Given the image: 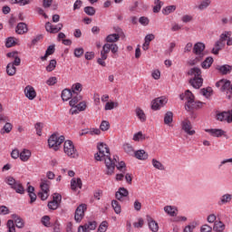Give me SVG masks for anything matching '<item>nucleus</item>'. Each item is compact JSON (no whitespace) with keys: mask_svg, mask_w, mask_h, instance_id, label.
Segmentation results:
<instances>
[{"mask_svg":"<svg viewBox=\"0 0 232 232\" xmlns=\"http://www.w3.org/2000/svg\"><path fill=\"white\" fill-rule=\"evenodd\" d=\"M98 152L94 155L95 160L102 161L104 160L105 164V175L111 176L115 173V164L119 160V156H113L110 153V148L103 142H101L97 146Z\"/></svg>","mask_w":232,"mask_h":232,"instance_id":"nucleus-1","label":"nucleus"},{"mask_svg":"<svg viewBox=\"0 0 232 232\" xmlns=\"http://www.w3.org/2000/svg\"><path fill=\"white\" fill-rule=\"evenodd\" d=\"M113 53L112 57L115 58V54L119 52V45L117 44H105L101 51V58H98L97 63L100 66L106 67V59H108V53Z\"/></svg>","mask_w":232,"mask_h":232,"instance_id":"nucleus-2","label":"nucleus"},{"mask_svg":"<svg viewBox=\"0 0 232 232\" xmlns=\"http://www.w3.org/2000/svg\"><path fill=\"white\" fill-rule=\"evenodd\" d=\"M188 75L192 77V79L189 80V83L196 90H198L202 86V84H204V79H202V71L200 70V68H191L188 71Z\"/></svg>","mask_w":232,"mask_h":232,"instance_id":"nucleus-3","label":"nucleus"},{"mask_svg":"<svg viewBox=\"0 0 232 232\" xmlns=\"http://www.w3.org/2000/svg\"><path fill=\"white\" fill-rule=\"evenodd\" d=\"M185 97L187 101L185 108L188 111H191V110H197V108H202V106L206 104L202 102H195V95L189 90L185 92Z\"/></svg>","mask_w":232,"mask_h":232,"instance_id":"nucleus-4","label":"nucleus"},{"mask_svg":"<svg viewBox=\"0 0 232 232\" xmlns=\"http://www.w3.org/2000/svg\"><path fill=\"white\" fill-rule=\"evenodd\" d=\"M204 50H206V44L203 43H197L193 47V53L197 55V57L190 63V64L195 65L197 63H200L202 59H204Z\"/></svg>","mask_w":232,"mask_h":232,"instance_id":"nucleus-5","label":"nucleus"},{"mask_svg":"<svg viewBox=\"0 0 232 232\" xmlns=\"http://www.w3.org/2000/svg\"><path fill=\"white\" fill-rule=\"evenodd\" d=\"M52 186V181L49 179H41L40 188L41 192L38 193L39 198L41 200H46L50 197V187Z\"/></svg>","mask_w":232,"mask_h":232,"instance_id":"nucleus-6","label":"nucleus"},{"mask_svg":"<svg viewBox=\"0 0 232 232\" xmlns=\"http://www.w3.org/2000/svg\"><path fill=\"white\" fill-rule=\"evenodd\" d=\"M64 142V136H59L57 134H53L48 139V146L52 148L54 151L59 150L61 144Z\"/></svg>","mask_w":232,"mask_h":232,"instance_id":"nucleus-7","label":"nucleus"},{"mask_svg":"<svg viewBox=\"0 0 232 232\" xmlns=\"http://www.w3.org/2000/svg\"><path fill=\"white\" fill-rule=\"evenodd\" d=\"M63 153L70 157V159H75L77 157V150L75 149V145H73V141L65 140L63 144Z\"/></svg>","mask_w":232,"mask_h":232,"instance_id":"nucleus-8","label":"nucleus"},{"mask_svg":"<svg viewBox=\"0 0 232 232\" xmlns=\"http://www.w3.org/2000/svg\"><path fill=\"white\" fill-rule=\"evenodd\" d=\"M216 88H218L220 92H227V93H232V84L231 81L221 79L216 82Z\"/></svg>","mask_w":232,"mask_h":232,"instance_id":"nucleus-9","label":"nucleus"},{"mask_svg":"<svg viewBox=\"0 0 232 232\" xmlns=\"http://www.w3.org/2000/svg\"><path fill=\"white\" fill-rule=\"evenodd\" d=\"M168 104V98L161 96L159 98H156L152 102L151 108L152 110H160V108H163V106H166Z\"/></svg>","mask_w":232,"mask_h":232,"instance_id":"nucleus-10","label":"nucleus"},{"mask_svg":"<svg viewBox=\"0 0 232 232\" xmlns=\"http://www.w3.org/2000/svg\"><path fill=\"white\" fill-rule=\"evenodd\" d=\"M97 228V222L95 221H89L85 223L83 226H80L78 227V232H90L94 231Z\"/></svg>","mask_w":232,"mask_h":232,"instance_id":"nucleus-11","label":"nucleus"},{"mask_svg":"<svg viewBox=\"0 0 232 232\" xmlns=\"http://www.w3.org/2000/svg\"><path fill=\"white\" fill-rule=\"evenodd\" d=\"M85 211H86V204L80 205L75 210L74 220H76V222H81V220L84 218Z\"/></svg>","mask_w":232,"mask_h":232,"instance_id":"nucleus-12","label":"nucleus"},{"mask_svg":"<svg viewBox=\"0 0 232 232\" xmlns=\"http://www.w3.org/2000/svg\"><path fill=\"white\" fill-rule=\"evenodd\" d=\"M45 30L46 32H49V34H58V32H61V30H63V24L53 25L52 24V23L47 22L45 24Z\"/></svg>","mask_w":232,"mask_h":232,"instance_id":"nucleus-13","label":"nucleus"},{"mask_svg":"<svg viewBox=\"0 0 232 232\" xmlns=\"http://www.w3.org/2000/svg\"><path fill=\"white\" fill-rule=\"evenodd\" d=\"M88 108L86 102H80L75 107L70 110L71 115H77L79 111H84Z\"/></svg>","mask_w":232,"mask_h":232,"instance_id":"nucleus-14","label":"nucleus"},{"mask_svg":"<svg viewBox=\"0 0 232 232\" xmlns=\"http://www.w3.org/2000/svg\"><path fill=\"white\" fill-rule=\"evenodd\" d=\"M25 97L29 99V101H34L37 97V92L35 89L32 85H27L24 90Z\"/></svg>","mask_w":232,"mask_h":232,"instance_id":"nucleus-15","label":"nucleus"},{"mask_svg":"<svg viewBox=\"0 0 232 232\" xmlns=\"http://www.w3.org/2000/svg\"><path fill=\"white\" fill-rule=\"evenodd\" d=\"M146 220L148 222V226H149V228L150 229V231H152V232L159 231V223H157V221H155V219H153V218H151V216L147 215Z\"/></svg>","mask_w":232,"mask_h":232,"instance_id":"nucleus-16","label":"nucleus"},{"mask_svg":"<svg viewBox=\"0 0 232 232\" xmlns=\"http://www.w3.org/2000/svg\"><path fill=\"white\" fill-rule=\"evenodd\" d=\"M181 128L188 135H195V130H192L193 127L191 126V121L188 120L182 121Z\"/></svg>","mask_w":232,"mask_h":232,"instance_id":"nucleus-17","label":"nucleus"},{"mask_svg":"<svg viewBox=\"0 0 232 232\" xmlns=\"http://www.w3.org/2000/svg\"><path fill=\"white\" fill-rule=\"evenodd\" d=\"M77 188H82V180L81 179V178H73L71 180V189H72V191H76Z\"/></svg>","mask_w":232,"mask_h":232,"instance_id":"nucleus-18","label":"nucleus"},{"mask_svg":"<svg viewBox=\"0 0 232 232\" xmlns=\"http://www.w3.org/2000/svg\"><path fill=\"white\" fill-rule=\"evenodd\" d=\"M7 57L14 59L9 64H13V66H21V58L17 56V52L8 53Z\"/></svg>","mask_w":232,"mask_h":232,"instance_id":"nucleus-19","label":"nucleus"},{"mask_svg":"<svg viewBox=\"0 0 232 232\" xmlns=\"http://www.w3.org/2000/svg\"><path fill=\"white\" fill-rule=\"evenodd\" d=\"M205 131L212 137H222L226 133L222 129H206Z\"/></svg>","mask_w":232,"mask_h":232,"instance_id":"nucleus-20","label":"nucleus"},{"mask_svg":"<svg viewBox=\"0 0 232 232\" xmlns=\"http://www.w3.org/2000/svg\"><path fill=\"white\" fill-rule=\"evenodd\" d=\"M31 157H32V151H30V150L28 149H24L20 152V160H22V162H28Z\"/></svg>","mask_w":232,"mask_h":232,"instance_id":"nucleus-21","label":"nucleus"},{"mask_svg":"<svg viewBox=\"0 0 232 232\" xmlns=\"http://www.w3.org/2000/svg\"><path fill=\"white\" fill-rule=\"evenodd\" d=\"M82 101V95L81 94H72L71 101L69 102V106L75 108Z\"/></svg>","mask_w":232,"mask_h":232,"instance_id":"nucleus-22","label":"nucleus"},{"mask_svg":"<svg viewBox=\"0 0 232 232\" xmlns=\"http://www.w3.org/2000/svg\"><path fill=\"white\" fill-rule=\"evenodd\" d=\"M217 70L221 73L222 75H227L232 71V66L229 64L225 65H218L217 67Z\"/></svg>","mask_w":232,"mask_h":232,"instance_id":"nucleus-23","label":"nucleus"},{"mask_svg":"<svg viewBox=\"0 0 232 232\" xmlns=\"http://www.w3.org/2000/svg\"><path fill=\"white\" fill-rule=\"evenodd\" d=\"M129 195H130V192L128 191V189L124 188H120L119 190L116 192L115 197L117 200H122L124 197H128Z\"/></svg>","mask_w":232,"mask_h":232,"instance_id":"nucleus-24","label":"nucleus"},{"mask_svg":"<svg viewBox=\"0 0 232 232\" xmlns=\"http://www.w3.org/2000/svg\"><path fill=\"white\" fill-rule=\"evenodd\" d=\"M216 120L219 122H227V111H216Z\"/></svg>","mask_w":232,"mask_h":232,"instance_id":"nucleus-25","label":"nucleus"},{"mask_svg":"<svg viewBox=\"0 0 232 232\" xmlns=\"http://www.w3.org/2000/svg\"><path fill=\"white\" fill-rule=\"evenodd\" d=\"M120 39H121V35H119V34H111L107 35V37L105 38V41L108 44H110V43H112V44H115V43H117Z\"/></svg>","mask_w":232,"mask_h":232,"instance_id":"nucleus-26","label":"nucleus"},{"mask_svg":"<svg viewBox=\"0 0 232 232\" xmlns=\"http://www.w3.org/2000/svg\"><path fill=\"white\" fill-rule=\"evenodd\" d=\"M28 32V26L24 23H19L16 26V34L23 35Z\"/></svg>","mask_w":232,"mask_h":232,"instance_id":"nucleus-27","label":"nucleus"},{"mask_svg":"<svg viewBox=\"0 0 232 232\" xmlns=\"http://www.w3.org/2000/svg\"><path fill=\"white\" fill-rule=\"evenodd\" d=\"M71 92L74 95H81V92H82V84L81 82H76L72 85Z\"/></svg>","mask_w":232,"mask_h":232,"instance_id":"nucleus-28","label":"nucleus"},{"mask_svg":"<svg viewBox=\"0 0 232 232\" xmlns=\"http://www.w3.org/2000/svg\"><path fill=\"white\" fill-rule=\"evenodd\" d=\"M224 46H226V43H222L219 40L217 41L214 48L212 49V53H214V55H218V52H220Z\"/></svg>","mask_w":232,"mask_h":232,"instance_id":"nucleus-29","label":"nucleus"},{"mask_svg":"<svg viewBox=\"0 0 232 232\" xmlns=\"http://www.w3.org/2000/svg\"><path fill=\"white\" fill-rule=\"evenodd\" d=\"M19 44V39L15 37H8L5 42L6 48H12L13 46H15Z\"/></svg>","mask_w":232,"mask_h":232,"instance_id":"nucleus-30","label":"nucleus"},{"mask_svg":"<svg viewBox=\"0 0 232 232\" xmlns=\"http://www.w3.org/2000/svg\"><path fill=\"white\" fill-rule=\"evenodd\" d=\"M55 53V45H49L47 50L45 51L44 56L41 57L42 61H46L48 59L49 55H53Z\"/></svg>","mask_w":232,"mask_h":232,"instance_id":"nucleus-31","label":"nucleus"},{"mask_svg":"<svg viewBox=\"0 0 232 232\" xmlns=\"http://www.w3.org/2000/svg\"><path fill=\"white\" fill-rule=\"evenodd\" d=\"M213 229L217 232H224V229H226V225L222 221L217 220L214 223Z\"/></svg>","mask_w":232,"mask_h":232,"instance_id":"nucleus-32","label":"nucleus"},{"mask_svg":"<svg viewBox=\"0 0 232 232\" xmlns=\"http://www.w3.org/2000/svg\"><path fill=\"white\" fill-rule=\"evenodd\" d=\"M164 211L167 215H169V217H177V208L173 206H165Z\"/></svg>","mask_w":232,"mask_h":232,"instance_id":"nucleus-33","label":"nucleus"},{"mask_svg":"<svg viewBox=\"0 0 232 232\" xmlns=\"http://www.w3.org/2000/svg\"><path fill=\"white\" fill-rule=\"evenodd\" d=\"M232 199L231 194H225L223 195L219 201L218 202V206H224V204H228V202Z\"/></svg>","mask_w":232,"mask_h":232,"instance_id":"nucleus-34","label":"nucleus"},{"mask_svg":"<svg viewBox=\"0 0 232 232\" xmlns=\"http://www.w3.org/2000/svg\"><path fill=\"white\" fill-rule=\"evenodd\" d=\"M136 159H138L139 160H148V153H146V151H144V150H137L134 153Z\"/></svg>","mask_w":232,"mask_h":232,"instance_id":"nucleus-35","label":"nucleus"},{"mask_svg":"<svg viewBox=\"0 0 232 232\" xmlns=\"http://www.w3.org/2000/svg\"><path fill=\"white\" fill-rule=\"evenodd\" d=\"M73 95V92L70 89H64L62 92V99L63 101H70Z\"/></svg>","mask_w":232,"mask_h":232,"instance_id":"nucleus-36","label":"nucleus"},{"mask_svg":"<svg viewBox=\"0 0 232 232\" xmlns=\"http://www.w3.org/2000/svg\"><path fill=\"white\" fill-rule=\"evenodd\" d=\"M13 218L14 220L15 226L18 228H23L24 227V220H23V218H21L19 216L17 215H13Z\"/></svg>","mask_w":232,"mask_h":232,"instance_id":"nucleus-37","label":"nucleus"},{"mask_svg":"<svg viewBox=\"0 0 232 232\" xmlns=\"http://www.w3.org/2000/svg\"><path fill=\"white\" fill-rule=\"evenodd\" d=\"M136 115L138 119L140 121V122H146V114L144 113V111L140 108H136L135 110Z\"/></svg>","mask_w":232,"mask_h":232,"instance_id":"nucleus-38","label":"nucleus"},{"mask_svg":"<svg viewBox=\"0 0 232 232\" xmlns=\"http://www.w3.org/2000/svg\"><path fill=\"white\" fill-rule=\"evenodd\" d=\"M171 122H173V112L168 111L164 116V124H167V126H171Z\"/></svg>","mask_w":232,"mask_h":232,"instance_id":"nucleus-39","label":"nucleus"},{"mask_svg":"<svg viewBox=\"0 0 232 232\" xmlns=\"http://www.w3.org/2000/svg\"><path fill=\"white\" fill-rule=\"evenodd\" d=\"M17 69L15 68V66H14L13 63H8L6 66V73L7 75H9L10 77H14V75L16 73Z\"/></svg>","mask_w":232,"mask_h":232,"instance_id":"nucleus-40","label":"nucleus"},{"mask_svg":"<svg viewBox=\"0 0 232 232\" xmlns=\"http://www.w3.org/2000/svg\"><path fill=\"white\" fill-rule=\"evenodd\" d=\"M200 93L206 97V99H209V97L213 95V89H211V87L203 88L200 90Z\"/></svg>","mask_w":232,"mask_h":232,"instance_id":"nucleus-41","label":"nucleus"},{"mask_svg":"<svg viewBox=\"0 0 232 232\" xmlns=\"http://www.w3.org/2000/svg\"><path fill=\"white\" fill-rule=\"evenodd\" d=\"M213 57H207L206 60L201 63V68L204 70H208L211 68V64H213Z\"/></svg>","mask_w":232,"mask_h":232,"instance_id":"nucleus-42","label":"nucleus"},{"mask_svg":"<svg viewBox=\"0 0 232 232\" xmlns=\"http://www.w3.org/2000/svg\"><path fill=\"white\" fill-rule=\"evenodd\" d=\"M111 206H112V208L114 209V212L116 213V215H121L122 208H121V204L119 203V201L113 199L111 201Z\"/></svg>","mask_w":232,"mask_h":232,"instance_id":"nucleus-43","label":"nucleus"},{"mask_svg":"<svg viewBox=\"0 0 232 232\" xmlns=\"http://www.w3.org/2000/svg\"><path fill=\"white\" fill-rule=\"evenodd\" d=\"M13 128L14 126L12 125V123L6 122L0 130L1 135H5V133H10Z\"/></svg>","mask_w":232,"mask_h":232,"instance_id":"nucleus-44","label":"nucleus"},{"mask_svg":"<svg viewBox=\"0 0 232 232\" xmlns=\"http://www.w3.org/2000/svg\"><path fill=\"white\" fill-rule=\"evenodd\" d=\"M152 166L153 168H155L156 169H160V171H164L166 169L164 165L160 161L157 160L156 159L152 160Z\"/></svg>","mask_w":232,"mask_h":232,"instance_id":"nucleus-45","label":"nucleus"},{"mask_svg":"<svg viewBox=\"0 0 232 232\" xmlns=\"http://www.w3.org/2000/svg\"><path fill=\"white\" fill-rule=\"evenodd\" d=\"M162 5H164V3H162V1L154 0V6H153L154 14H159V12H160V9L162 8Z\"/></svg>","mask_w":232,"mask_h":232,"instance_id":"nucleus-46","label":"nucleus"},{"mask_svg":"<svg viewBox=\"0 0 232 232\" xmlns=\"http://www.w3.org/2000/svg\"><path fill=\"white\" fill-rule=\"evenodd\" d=\"M177 10V6L175 5H168L162 10V14L164 15H169V14H173Z\"/></svg>","mask_w":232,"mask_h":232,"instance_id":"nucleus-47","label":"nucleus"},{"mask_svg":"<svg viewBox=\"0 0 232 232\" xmlns=\"http://www.w3.org/2000/svg\"><path fill=\"white\" fill-rule=\"evenodd\" d=\"M132 140L135 142H140V140H146V136L142 134V131H139L133 135Z\"/></svg>","mask_w":232,"mask_h":232,"instance_id":"nucleus-48","label":"nucleus"},{"mask_svg":"<svg viewBox=\"0 0 232 232\" xmlns=\"http://www.w3.org/2000/svg\"><path fill=\"white\" fill-rule=\"evenodd\" d=\"M12 189H14V191H16L20 195H23L24 193V188L23 187V184H21V182L19 181L15 183Z\"/></svg>","mask_w":232,"mask_h":232,"instance_id":"nucleus-49","label":"nucleus"},{"mask_svg":"<svg viewBox=\"0 0 232 232\" xmlns=\"http://www.w3.org/2000/svg\"><path fill=\"white\" fill-rule=\"evenodd\" d=\"M114 108H119V102H108L105 104L104 110L106 111H110V110H113Z\"/></svg>","mask_w":232,"mask_h":232,"instance_id":"nucleus-50","label":"nucleus"},{"mask_svg":"<svg viewBox=\"0 0 232 232\" xmlns=\"http://www.w3.org/2000/svg\"><path fill=\"white\" fill-rule=\"evenodd\" d=\"M115 168H117V169H119V171H122V173H125L126 163H124V161L119 162V157H118V161L115 163Z\"/></svg>","mask_w":232,"mask_h":232,"instance_id":"nucleus-51","label":"nucleus"},{"mask_svg":"<svg viewBox=\"0 0 232 232\" xmlns=\"http://www.w3.org/2000/svg\"><path fill=\"white\" fill-rule=\"evenodd\" d=\"M57 66L56 60H51L49 64L46 66V72H53Z\"/></svg>","mask_w":232,"mask_h":232,"instance_id":"nucleus-52","label":"nucleus"},{"mask_svg":"<svg viewBox=\"0 0 232 232\" xmlns=\"http://www.w3.org/2000/svg\"><path fill=\"white\" fill-rule=\"evenodd\" d=\"M110 225L108 224V221H102L100 224L97 232H106V231H108V227Z\"/></svg>","mask_w":232,"mask_h":232,"instance_id":"nucleus-53","label":"nucleus"},{"mask_svg":"<svg viewBox=\"0 0 232 232\" xmlns=\"http://www.w3.org/2000/svg\"><path fill=\"white\" fill-rule=\"evenodd\" d=\"M231 37V31H226L220 34L219 41L222 43H226L227 38Z\"/></svg>","mask_w":232,"mask_h":232,"instance_id":"nucleus-54","label":"nucleus"},{"mask_svg":"<svg viewBox=\"0 0 232 232\" xmlns=\"http://www.w3.org/2000/svg\"><path fill=\"white\" fill-rule=\"evenodd\" d=\"M211 5V0H203L198 6V10H206Z\"/></svg>","mask_w":232,"mask_h":232,"instance_id":"nucleus-55","label":"nucleus"},{"mask_svg":"<svg viewBox=\"0 0 232 232\" xmlns=\"http://www.w3.org/2000/svg\"><path fill=\"white\" fill-rule=\"evenodd\" d=\"M123 150L125 153H128L129 155L133 154V146L130 143L123 144Z\"/></svg>","mask_w":232,"mask_h":232,"instance_id":"nucleus-56","label":"nucleus"},{"mask_svg":"<svg viewBox=\"0 0 232 232\" xmlns=\"http://www.w3.org/2000/svg\"><path fill=\"white\" fill-rule=\"evenodd\" d=\"M5 182L13 188L15 183H17L18 181H16L14 177L9 176L5 179Z\"/></svg>","mask_w":232,"mask_h":232,"instance_id":"nucleus-57","label":"nucleus"},{"mask_svg":"<svg viewBox=\"0 0 232 232\" xmlns=\"http://www.w3.org/2000/svg\"><path fill=\"white\" fill-rule=\"evenodd\" d=\"M83 12H85L87 15H95V8L93 6L84 7Z\"/></svg>","mask_w":232,"mask_h":232,"instance_id":"nucleus-58","label":"nucleus"},{"mask_svg":"<svg viewBox=\"0 0 232 232\" xmlns=\"http://www.w3.org/2000/svg\"><path fill=\"white\" fill-rule=\"evenodd\" d=\"M100 130H102V131H108V130H110V122L107 121H102L100 125Z\"/></svg>","mask_w":232,"mask_h":232,"instance_id":"nucleus-59","label":"nucleus"},{"mask_svg":"<svg viewBox=\"0 0 232 232\" xmlns=\"http://www.w3.org/2000/svg\"><path fill=\"white\" fill-rule=\"evenodd\" d=\"M34 128L36 130V134L38 135V137H41V135H43V123L38 122L34 125Z\"/></svg>","mask_w":232,"mask_h":232,"instance_id":"nucleus-60","label":"nucleus"},{"mask_svg":"<svg viewBox=\"0 0 232 232\" xmlns=\"http://www.w3.org/2000/svg\"><path fill=\"white\" fill-rule=\"evenodd\" d=\"M7 229L8 232H15V225L14 224V220L9 219L7 221Z\"/></svg>","mask_w":232,"mask_h":232,"instance_id":"nucleus-61","label":"nucleus"},{"mask_svg":"<svg viewBox=\"0 0 232 232\" xmlns=\"http://www.w3.org/2000/svg\"><path fill=\"white\" fill-rule=\"evenodd\" d=\"M74 55L76 57H82L84 55V49L82 47L74 49Z\"/></svg>","mask_w":232,"mask_h":232,"instance_id":"nucleus-62","label":"nucleus"},{"mask_svg":"<svg viewBox=\"0 0 232 232\" xmlns=\"http://www.w3.org/2000/svg\"><path fill=\"white\" fill-rule=\"evenodd\" d=\"M47 206H48L49 209L55 210V209H57V208H59V203H57L56 201L52 200L48 203Z\"/></svg>","mask_w":232,"mask_h":232,"instance_id":"nucleus-63","label":"nucleus"},{"mask_svg":"<svg viewBox=\"0 0 232 232\" xmlns=\"http://www.w3.org/2000/svg\"><path fill=\"white\" fill-rule=\"evenodd\" d=\"M213 228L209 225H203L200 228V232H212Z\"/></svg>","mask_w":232,"mask_h":232,"instance_id":"nucleus-64","label":"nucleus"}]
</instances>
